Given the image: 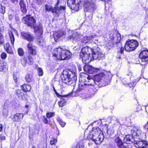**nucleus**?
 <instances>
[{"mask_svg":"<svg viewBox=\"0 0 148 148\" xmlns=\"http://www.w3.org/2000/svg\"><path fill=\"white\" fill-rule=\"evenodd\" d=\"M104 75L103 73H99L95 75L93 79L90 75H86L85 79V83L79 84L78 88L76 91V93L82 90H86L88 92V97H93L97 91V88H98L99 85H100L101 81Z\"/></svg>","mask_w":148,"mask_h":148,"instance_id":"obj_1","label":"nucleus"},{"mask_svg":"<svg viewBox=\"0 0 148 148\" xmlns=\"http://www.w3.org/2000/svg\"><path fill=\"white\" fill-rule=\"evenodd\" d=\"M95 0H68L67 4L70 8L76 11L83 5L84 11L93 12L97 8L94 1Z\"/></svg>","mask_w":148,"mask_h":148,"instance_id":"obj_2","label":"nucleus"},{"mask_svg":"<svg viewBox=\"0 0 148 148\" xmlns=\"http://www.w3.org/2000/svg\"><path fill=\"white\" fill-rule=\"evenodd\" d=\"M61 77L63 82L67 85H74L77 80L75 73L69 70L64 71Z\"/></svg>","mask_w":148,"mask_h":148,"instance_id":"obj_3","label":"nucleus"},{"mask_svg":"<svg viewBox=\"0 0 148 148\" xmlns=\"http://www.w3.org/2000/svg\"><path fill=\"white\" fill-rule=\"evenodd\" d=\"M53 58L56 60H68L72 54L68 50H65L60 48H56L53 52Z\"/></svg>","mask_w":148,"mask_h":148,"instance_id":"obj_4","label":"nucleus"},{"mask_svg":"<svg viewBox=\"0 0 148 148\" xmlns=\"http://www.w3.org/2000/svg\"><path fill=\"white\" fill-rule=\"evenodd\" d=\"M92 49L89 47H86L82 48L79 54L80 58H81L84 63H88L92 61L91 53Z\"/></svg>","mask_w":148,"mask_h":148,"instance_id":"obj_5","label":"nucleus"},{"mask_svg":"<svg viewBox=\"0 0 148 148\" xmlns=\"http://www.w3.org/2000/svg\"><path fill=\"white\" fill-rule=\"evenodd\" d=\"M60 1L58 0L55 6L53 8L52 6H50L48 5L45 6V10L47 11H51L53 13H56L58 14V16L62 12H63L65 9V7L61 5L60 2Z\"/></svg>","mask_w":148,"mask_h":148,"instance_id":"obj_6","label":"nucleus"},{"mask_svg":"<svg viewBox=\"0 0 148 148\" xmlns=\"http://www.w3.org/2000/svg\"><path fill=\"white\" fill-rule=\"evenodd\" d=\"M23 23L28 26L33 27L36 31H38L40 28L36 26V20L33 16L29 15H27L26 17H23L22 19Z\"/></svg>","mask_w":148,"mask_h":148,"instance_id":"obj_7","label":"nucleus"},{"mask_svg":"<svg viewBox=\"0 0 148 148\" xmlns=\"http://www.w3.org/2000/svg\"><path fill=\"white\" fill-rule=\"evenodd\" d=\"M138 42L136 40H129L127 41L125 46V49L127 51H131L134 50L138 47Z\"/></svg>","mask_w":148,"mask_h":148,"instance_id":"obj_8","label":"nucleus"},{"mask_svg":"<svg viewBox=\"0 0 148 148\" xmlns=\"http://www.w3.org/2000/svg\"><path fill=\"white\" fill-rule=\"evenodd\" d=\"M129 129H131V133L132 134L133 137L135 140L137 138V140H140L143 136V134L140 129H138L134 126L130 127Z\"/></svg>","mask_w":148,"mask_h":148,"instance_id":"obj_9","label":"nucleus"},{"mask_svg":"<svg viewBox=\"0 0 148 148\" xmlns=\"http://www.w3.org/2000/svg\"><path fill=\"white\" fill-rule=\"evenodd\" d=\"M91 49L92 51H90V53L92 60L94 59L100 60L104 56L101 50L98 47Z\"/></svg>","mask_w":148,"mask_h":148,"instance_id":"obj_10","label":"nucleus"},{"mask_svg":"<svg viewBox=\"0 0 148 148\" xmlns=\"http://www.w3.org/2000/svg\"><path fill=\"white\" fill-rule=\"evenodd\" d=\"M104 138V135L103 132H102L101 134L97 135L88 134L87 136L88 139L92 140L97 144L101 143Z\"/></svg>","mask_w":148,"mask_h":148,"instance_id":"obj_11","label":"nucleus"},{"mask_svg":"<svg viewBox=\"0 0 148 148\" xmlns=\"http://www.w3.org/2000/svg\"><path fill=\"white\" fill-rule=\"evenodd\" d=\"M140 62H141L142 65L145 64L143 63L145 62L146 63L148 62V51L145 50L142 51L139 55Z\"/></svg>","mask_w":148,"mask_h":148,"instance_id":"obj_12","label":"nucleus"},{"mask_svg":"<svg viewBox=\"0 0 148 148\" xmlns=\"http://www.w3.org/2000/svg\"><path fill=\"white\" fill-rule=\"evenodd\" d=\"M109 38L115 43L119 42L121 39V35L116 31L112 32L110 34Z\"/></svg>","mask_w":148,"mask_h":148,"instance_id":"obj_13","label":"nucleus"},{"mask_svg":"<svg viewBox=\"0 0 148 148\" xmlns=\"http://www.w3.org/2000/svg\"><path fill=\"white\" fill-rule=\"evenodd\" d=\"M112 76V75L110 72L105 76L104 75L101 81L100 85L102 86H105L109 84Z\"/></svg>","mask_w":148,"mask_h":148,"instance_id":"obj_14","label":"nucleus"},{"mask_svg":"<svg viewBox=\"0 0 148 148\" xmlns=\"http://www.w3.org/2000/svg\"><path fill=\"white\" fill-rule=\"evenodd\" d=\"M134 143L135 146L138 148H146L147 144V142L141 139L140 140L136 139Z\"/></svg>","mask_w":148,"mask_h":148,"instance_id":"obj_15","label":"nucleus"},{"mask_svg":"<svg viewBox=\"0 0 148 148\" xmlns=\"http://www.w3.org/2000/svg\"><path fill=\"white\" fill-rule=\"evenodd\" d=\"M80 39L79 36L77 35V33L75 32L71 35H69L68 37V40H69L73 43H75Z\"/></svg>","mask_w":148,"mask_h":148,"instance_id":"obj_16","label":"nucleus"},{"mask_svg":"<svg viewBox=\"0 0 148 148\" xmlns=\"http://www.w3.org/2000/svg\"><path fill=\"white\" fill-rule=\"evenodd\" d=\"M21 35L23 39H26L30 42L33 41L34 39V37L29 32H22L21 33Z\"/></svg>","mask_w":148,"mask_h":148,"instance_id":"obj_17","label":"nucleus"},{"mask_svg":"<svg viewBox=\"0 0 148 148\" xmlns=\"http://www.w3.org/2000/svg\"><path fill=\"white\" fill-rule=\"evenodd\" d=\"M135 139L131 134L126 135L124 138L123 142L126 144H131L135 142Z\"/></svg>","mask_w":148,"mask_h":148,"instance_id":"obj_18","label":"nucleus"},{"mask_svg":"<svg viewBox=\"0 0 148 148\" xmlns=\"http://www.w3.org/2000/svg\"><path fill=\"white\" fill-rule=\"evenodd\" d=\"M114 141L118 148H125V146L124 145L121 139L119 136H116L114 137Z\"/></svg>","mask_w":148,"mask_h":148,"instance_id":"obj_19","label":"nucleus"},{"mask_svg":"<svg viewBox=\"0 0 148 148\" xmlns=\"http://www.w3.org/2000/svg\"><path fill=\"white\" fill-rule=\"evenodd\" d=\"M83 69L85 72H86L92 74L96 73L97 71V69L92 67L91 66L85 65L84 66Z\"/></svg>","mask_w":148,"mask_h":148,"instance_id":"obj_20","label":"nucleus"},{"mask_svg":"<svg viewBox=\"0 0 148 148\" xmlns=\"http://www.w3.org/2000/svg\"><path fill=\"white\" fill-rule=\"evenodd\" d=\"M96 36V34H93L89 36H84L81 39V42L82 43L87 44L93 39Z\"/></svg>","mask_w":148,"mask_h":148,"instance_id":"obj_21","label":"nucleus"},{"mask_svg":"<svg viewBox=\"0 0 148 148\" xmlns=\"http://www.w3.org/2000/svg\"><path fill=\"white\" fill-rule=\"evenodd\" d=\"M27 47L29 53L32 55H35L36 54V47L33 45L31 43H29L27 45Z\"/></svg>","mask_w":148,"mask_h":148,"instance_id":"obj_22","label":"nucleus"},{"mask_svg":"<svg viewBox=\"0 0 148 148\" xmlns=\"http://www.w3.org/2000/svg\"><path fill=\"white\" fill-rule=\"evenodd\" d=\"M24 116L23 113H16L13 115L12 119L14 121L19 122L22 120Z\"/></svg>","mask_w":148,"mask_h":148,"instance_id":"obj_23","label":"nucleus"},{"mask_svg":"<svg viewBox=\"0 0 148 148\" xmlns=\"http://www.w3.org/2000/svg\"><path fill=\"white\" fill-rule=\"evenodd\" d=\"M65 32L62 31H59L55 32L53 36L55 41H57L60 38L65 35Z\"/></svg>","mask_w":148,"mask_h":148,"instance_id":"obj_24","label":"nucleus"},{"mask_svg":"<svg viewBox=\"0 0 148 148\" xmlns=\"http://www.w3.org/2000/svg\"><path fill=\"white\" fill-rule=\"evenodd\" d=\"M19 5L21 11L24 14H25L27 11L26 4L23 0H21L19 2Z\"/></svg>","mask_w":148,"mask_h":148,"instance_id":"obj_25","label":"nucleus"},{"mask_svg":"<svg viewBox=\"0 0 148 148\" xmlns=\"http://www.w3.org/2000/svg\"><path fill=\"white\" fill-rule=\"evenodd\" d=\"M102 132H103L98 127H95L93 128L92 130L89 133V134L97 135L101 134Z\"/></svg>","mask_w":148,"mask_h":148,"instance_id":"obj_26","label":"nucleus"},{"mask_svg":"<svg viewBox=\"0 0 148 148\" xmlns=\"http://www.w3.org/2000/svg\"><path fill=\"white\" fill-rule=\"evenodd\" d=\"M130 77L127 76V77L123 78L122 80V82L124 85L129 86L130 87H131L133 86V85H132L131 84L130 82Z\"/></svg>","mask_w":148,"mask_h":148,"instance_id":"obj_27","label":"nucleus"},{"mask_svg":"<svg viewBox=\"0 0 148 148\" xmlns=\"http://www.w3.org/2000/svg\"><path fill=\"white\" fill-rule=\"evenodd\" d=\"M4 47L5 49L8 53L10 54H12L13 53L12 49L11 47L10 46L9 43H6V44L4 45Z\"/></svg>","mask_w":148,"mask_h":148,"instance_id":"obj_28","label":"nucleus"},{"mask_svg":"<svg viewBox=\"0 0 148 148\" xmlns=\"http://www.w3.org/2000/svg\"><path fill=\"white\" fill-rule=\"evenodd\" d=\"M8 34L12 45L13 46L15 41V38L14 35L11 30L9 31Z\"/></svg>","mask_w":148,"mask_h":148,"instance_id":"obj_29","label":"nucleus"},{"mask_svg":"<svg viewBox=\"0 0 148 148\" xmlns=\"http://www.w3.org/2000/svg\"><path fill=\"white\" fill-rule=\"evenodd\" d=\"M16 92L18 97L20 99H23L24 97V94L22 90H16Z\"/></svg>","mask_w":148,"mask_h":148,"instance_id":"obj_30","label":"nucleus"},{"mask_svg":"<svg viewBox=\"0 0 148 148\" xmlns=\"http://www.w3.org/2000/svg\"><path fill=\"white\" fill-rule=\"evenodd\" d=\"M21 87L23 91L25 92L29 91L31 89V86L30 85L25 84L23 85Z\"/></svg>","mask_w":148,"mask_h":148,"instance_id":"obj_31","label":"nucleus"},{"mask_svg":"<svg viewBox=\"0 0 148 148\" xmlns=\"http://www.w3.org/2000/svg\"><path fill=\"white\" fill-rule=\"evenodd\" d=\"M25 79L26 81L27 82H32L33 79L32 75L30 74H27L25 76Z\"/></svg>","mask_w":148,"mask_h":148,"instance_id":"obj_32","label":"nucleus"},{"mask_svg":"<svg viewBox=\"0 0 148 148\" xmlns=\"http://www.w3.org/2000/svg\"><path fill=\"white\" fill-rule=\"evenodd\" d=\"M7 66L4 63L1 64L0 66V71H1L3 72L7 70Z\"/></svg>","mask_w":148,"mask_h":148,"instance_id":"obj_33","label":"nucleus"},{"mask_svg":"<svg viewBox=\"0 0 148 148\" xmlns=\"http://www.w3.org/2000/svg\"><path fill=\"white\" fill-rule=\"evenodd\" d=\"M58 105L60 107H63L66 104V102L63 99H62L61 100L58 102Z\"/></svg>","mask_w":148,"mask_h":148,"instance_id":"obj_34","label":"nucleus"},{"mask_svg":"<svg viewBox=\"0 0 148 148\" xmlns=\"http://www.w3.org/2000/svg\"><path fill=\"white\" fill-rule=\"evenodd\" d=\"M21 63L23 66H26L27 64V59H26L25 58H24L21 59Z\"/></svg>","mask_w":148,"mask_h":148,"instance_id":"obj_35","label":"nucleus"},{"mask_svg":"<svg viewBox=\"0 0 148 148\" xmlns=\"http://www.w3.org/2000/svg\"><path fill=\"white\" fill-rule=\"evenodd\" d=\"M57 120L58 121L62 127H64L66 125V123L65 122H63L62 120L60 118H58Z\"/></svg>","mask_w":148,"mask_h":148,"instance_id":"obj_36","label":"nucleus"},{"mask_svg":"<svg viewBox=\"0 0 148 148\" xmlns=\"http://www.w3.org/2000/svg\"><path fill=\"white\" fill-rule=\"evenodd\" d=\"M36 67L37 69L38 75L40 76H42L43 74V72L42 69L41 68L39 67L38 66H36Z\"/></svg>","mask_w":148,"mask_h":148,"instance_id":"obj_37","label":"nucleus"},{"mask_svg":"<svg viewBox=\"0 0 148 148\" xmlns=\"http://www.w3.org/2000/svg\"><path fill=\"white\" fill-rule=\"evenodd\" d=\"M107 133L109 136H112L114 133V130L113 129H109L107 130Z\"/></svg>","mask_w":148,"mask_h":148,"instance_id":"obj_38","label":"nucleus"},{"mask_svg":"<svg viewBox=\"0 0 148 148\" xmlns=\"http://www.w3.org/2000/svg\"><path fill=\"white\" fill-rule=\"evenodd\" d=\"M28 63L30 65H32L34 63V60L32 57L31 55H29L28 57Z\"/></svg>","mask_w":148,"mask_h":148,"instance_id":"obj_39","label":"nucleus"},{"mask_svg":"<svg viewBox=\"0 0 148 148\" xmlns=\"http://www.w3.org/2000/svg\"><path fill=\"white\" fill-rule=\"evenodd\" d=\"M5 11V8L1 4H0V13L4 14Z\"/></svg>","mask_w":148,"mask_h":148,"instance_id":"obj_40","label":"nucleus"},{"mask_svg":"<svg viewBox=\"0 0 148 148\" xmlns=\"http://www.w3.org/2000/svg\"><path fill=\"white\" fill-rule=\"evenodd\" d=\"M57 142L56 139L53 138H51L50 141V144L51 145H55Z\"/></svg>","mask_w":148,"mask_h":148,"instance_id":"obj_41","label":"nucleus"},{"mask_svg":"<svg viewBox=\"0 0 148 148\" xmlns=\"http://www.w3.org/2000/svg\"><path fill=\"white\" fill-rule=\"evenodd\" d=\"M44 39L42 37L38 38L37 39V41L39 44L41 45H42V44L44 42Z\"/></svg>","mask_w":148,"mask_h":148,"instance_id":"obj_42","label":"nucleus"},{"mask_svg":"<svg viewBox=\"0 0 148 148\" xmlns=\"http://www.w3.org/2000/svg\"><path fill=\"white\" fill-rule=\"evenodd\" d=\"M54 114L53 112H48L46 114V116L48 118H50L52 117Z\"/></svg>","mask_w":148,"mask_h":148,"instance_id":"obj_43","label":"nucleus"},{"mask_svg":"<svg viewBox=\"0 0 148 148\" xmlns=\"http://www.w3.org/2000/svg\"><path fill=\"white\" fill-rule=\"evenodd\" d=\"M4 43L3 37L1 33H0V45Z\"/></svg>","mask_w":148,"mask_h":148,"instance_id":"obj_44","label":"nucleus"},{"mask_svg":"<svg viewBox=\"0 0 148 148\" xmlns=\"http://www.w3.org/2000/svg\"><path fill=\"white\" fill-rule=\"evenodd\" d=\"M18 53L20 56H22L24 54V52L23 49L22 48L19 49L18 50Z\"/></svg>","mask_w":148,"mask_h":148,"instance_id":"obj_45","label":"nucleus"},{"mask_svg":"<svg viewBox=\"0 0 148 148\" xmlns=\"http://www.w3.org/2000/svg\"><path fill=\"white\" fill-rule=\"evenodd\" d=\"M42 121L44 123L46 124H48L49 123V120L45 116H44L43 118L42 119Z\"/></svg>","mask_w":148,"mask_h":148,"instance_id":"obj_46","label":"nucleus"},{"mask_svg":"<svg viewBox=\"0 0 148 148\" xmlns=\"http://www.w3.org/2000/svg\"><path fill=\"white\" fill-rule=\"evenodd\" d=\"M1 58L3 59H5L7 57V54L5 53H2L1 55Z\"/></svg>","mask_w":148,"mask_h":148,"instance_id":"obj_47","label":"nucleus"},{"mask_svg":"<svg viewBox=\"0 0 148 148\" xmlns=\"http://www.w3.org/2000/svg\"><path fill=\"white\" fill-rule=\"evenodd\" d=\"M84 146L83 145H76L75 146L72 147L71 148H84Z\"/></svg>","mask_w":148,"mask_h":148,"instance_id":"obj_48","label":"nucleus"},{"mask_svg":"<svg viewBox=\"0 0 148 148\" xmlns=\"http://www.w3.org/2000/svg\"><path fill=\"white\" fill-rule=\"evenodd\" d=\"M124 48L123 47H122L120 48V50L118 51V54H120L121 53V54H122L123 53V51H124Z\"/></svg>","mask_w":148,"mask_h":148,"instance_id":"obj_49","label":"nucleus"},{"mask_svg":"<svg viewBox=\"0 0 148 148\" xmlns=\"http://www.w3.org/2000/svg\"><path fill=\"white\" fill-rule=\"evenodd\" d=\"M106 148H113V146L110 144H108L104 146Z\"/></svg>","mask_w":148,"mask_h":148,"instance_id":"obj_50","label":"nucleus"},{"mask_svg":"<svg viewBox=\"0 0 148 148\" xmlns=\"http://www.w3.org/2000/svg\"><path fill=\"white\" fill-rule=\"evenodd\" d=\"M5 137L4 136H3L0 134V140H5Z\"/></svg>","mask_w":148,"mask_h":148,"instance_id":"obj_51","label":"nucleus"},{"mask_svg":"<svg viewBox=\"0 0 148 148\" xmlns=\"http://www.w3.org/2000/svg\"><path fill=\"white\" fill-rule=\"evenodd\" d=\"M142 80H145V82H144V84L145 86H146V82H148V80H147L146 79H144V78H143V79H141Z\"/></svg>","mask_w":148,"mask_h":148,"instance_id":"obj_52","label":"nucleus"},{"mask_svg":"<svg viewBox=\"0 0 148 148\" xmlns=\"http://www.w3.org/2000/svg\"><path fill=\"white\" fill-rule=\"evenodd\" d=\"M36 3L39 4H41L42 3V0H36Z\"/></svg>","mask_w":148,"mask_h":148,"instance_id":"obj_53","label":"nucleus"},{"mask_svg":"<svg viewBox=\"0 0 148 148\" xmlns=\"http://www.w3.org/2000/svg\"><path fill=\"white\" fill-rule=\"evenodd\" d=\"M13 78H14V81H15V82H17V78L16 77V76H15V75H13Z\"/></svg>","mask_w":148,"mask_h":148,"instance_id":"obj_54","label":"nucleus"},{"mask_svg":"<svg viewBox=\"0 0 148 148\" xmlns=\"http://www.w3.org/2000/svg\"><path fill=\"white\" fill-rule=\"evenodd\" d=\"M3 126L2 124H0V132L2 131Z\"/></svg>","mask_w":148,"mask_h":148,"instance_id":"obj_55","label":"nucleus"},{"mask_svg":"<svg viewBox=\"0 0 148 148\" xmlns=\"http://www.w3.org/2000/svg\"><path fill=\"white\" fill-rule=\"evenodd\" d=\"M54 92L55 93L56 95L58 97H59L60 96V95L58 93V92L56 91Z\"/></svg>","mask_w":148,"mask_h":148,"instance_id":"obj_56","label":"nucleus"},{"mask_svg":"<svg viewBox=\"0 0 148 148\" xmlns=\"http://www.w3.org/2000/svg\"><path fill=\"white\" fill-rule=\"evenodd\" d=\"M54 92L55 93L56 95L58 97H59L60 96V95L58 93V92L56 91Z\"/></svg>","mask_w":148,"mask_h":148,"instance_id":"obj_57","label":"nucleus"},{"mask_svg":"<svg viewBox=\"0 0 148 148\" xmlns=\"http://www.w3.org/2000/svg\"><path fill=\"white\" fill-rule=\"evenodd\" d=\"M54 92L55 93L56 95L58 97H59L60 96V95L58 93V92L56 91Z\"/></svg>","mask_w":148,"mask_h":148,"instance_id":"obj_58","label":"nucleus"},{"mask_svg":"<svg viewBox=\"0 0 148 148\" xmlns=\"http://www.w3.org/2000/svg\"><path fill=\"white\" fill-rule=\"evenodd\" d=\"M54 92L55 93L56 95L58 97H59L60 96V95L58 93V92L56 91Z\"/></svg>","mask_w":148,"mask_h":148,"instance_id":"obj_59","label":"nucleus"},{"mask_svg":"<svg viewBox=\"0 0 148 148\" xmlns=\"http://www.w3.org/2000/svg\"><path fill=\"white\" fill-rule=\"evenodd\" d=\"M11 1L13 3H14L15 1H17V0H11Z\"/></svg>","mask_w":148,"mask_h":148,"instance_id":"obj_60","label":"nucleus"},{"mask_svg":"<svg viewBox=\"0 0 148 148\" xmlns=\"http://www.w3.org/2000/svg\"><path fill=\"white\" fill-rule=\"evenodd\" d=\"M52 86L53 87V88L54 91H56V90L55 89V87H54V86L53 85H52Z\"/></svg>","mask_w":148,"mask_h":148,"instance_id":"obj_61","label":"nucleus"},{"mask_svg":"<svg viewBox=\"0 0 148 148\" xmlns=\"http://www.w3.org/2000/svg\"><path fill=\"white\" fill-rule=\"evenodd\" d=\"M117 58H119V59H120L121 58V56L120 55H119V56H117Z\"/></svg>","mask_w":148,"mask_h":148,"instance_id":"obj_62","label":"nucleus"},{"mask_svg":"<svg viewBox=\"0 0 148 148\" xmlns=\"http://www.w3.org/2000/svg\"><path fill=\"white\" fill-rule=\"evenodd\" d=\"M41 148H46V147L44 146H41Z\"/></svg>","mask_w":148,"mask_h":148,"instance_id":"obj_63","label":"nucleus"},{"mask_svg":"<svg viewBox=\"0 0 148 148\" xmlns=\"http://www.w3.org/2000/svg\"><path fill=\"white\" fill-rule=\"evenodd\" d=\"M32 148H36V147L34 146H33Z\"/></svg>","mask_w":148,"mask_h":148,"instance_id":"obj_64","label":"nucleus"}]
</instances>
